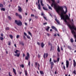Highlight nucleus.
<instances>
[{
  "label": "nucleus",
  "mask_w": 76,
  "mask_h": 76,
  "mask_svg": "<svg viewBox=\"0 0 76 76\" xmlns=\"http://www.w3.org/2000/svg\"><path fill=\"white\" fill-rule=\"evenodd\" d=\"M51 1L53 2L51 4V7H53L54 6V7L57 13H58L60 11H61V18H63V17H64L65 15H66L67 12V9L66 7H65L66 10L65 12L62 6H57V3H55V0H51Z\"/></svg>",
  "instance_id": "obj_1"
},
{
  "label": "nucleus",
  "mask_w": 76,
  "mask_h": 76,
  "mask_svg": "<svg viewBox=\"0 0 76 76\" xmlns=\"http://www.w3.org/2000/svg\"><path fill=\"white\" fill-rule=\"evenodd\" d=\"M69 27L71 29L72 33L73 34L74 37L76 39V27H75L73 26H72L70 24L69 25Z\"/></svg>",
  "instance_id": "obj_2"
},
{
  "label": "nucleus",
  "mask_w": 76,
  "mask_h": 76,
  "mask_svg": "<svg viewBox=\"0 0 76 76\" xmlns=\"http://www.w3.org/2000/svg\"><path fill=\"white\" fill-rule=\"evenodd\" d=\"M27 56H26L25 57V60H28L29 58V57H30V55H29V53L28 52L26 53Z\"/></svg>",
  "instance_id": "obj_3"
},
{
  "label": "nucleus",
  "mask_w": 76,
  "mask_h": 76,
  "mask_svg": "<svg viewBox=\"0 0 76 76\" xmlns=\"http://www.w3.org/2000/svg\"><path fill=\"white\" fill-rule=\"evenodd\" d=\"M35 67H37V65L38 66V67H37V68L38 70H39L40 69H39V67H40V65H39V64H38V62H36L35 63Z\"/></svg>",
  "instance_id": "obj_4"
},
{
  "label": "nucleus",
  "mask_w": 76,
  "mask_h": 76,
  "mask_svg": "<svg viewBox=\"0 0 76 76\" xmlns=\"http://www.w3.org/2000/svg\"><path fill=\"white\" fill-rule=\"evenodd\" d=\"M61 19H63V20H64V22H65V23H66V24L68 25V26H69V25H70V24H69V22H68L66 20H67V19H65V18H64V17L63 18H61Z\"/></svg>",
  "instance_id": "obj_5"
},
{
  "label": "nucleus",
  "mask_w": 76,
  "mask_h": 76,
  "mask_svg": "<svg viewBox=\"0 0 76 76\" xmlns=\"http://www.w3.org/2000/svg\"><path fill=\"white\" fill-rule=\"evenodd\" d=\"M48 56V53H44L43 55V57H44V59H45L46 58H47V57Z\"/></svg>",
  "instance_id": "obj_6"
},
{
  "label": "nucleus",
  "mask_w": 76,
  "mask_h": 76,
  "mask_svg": "<svg viewBox=\"0 0 76 76\" xmlns=\"http://www.w3.org/2000/svg\"><path fill=\"white\" fill-rule=\"evenodd\" d=\"M64 19H67V20H69V19H70L69 17V16L67 15H64Z\"/></svg>",
  "instance_id": "obj_7"
},
{
  "label": "nucleus",
  "mask_w": 76,
  "mask_h": 76,
  "mask_svg": "<svg viewBox=\"0 0 76 76\" xmlns=\"http://www.w3.org/2000/svg\"><path fill=\"white\" fill-rule=\"evenodd\" d=\"M39 1H40V0H38V3L39 4L38 5V8L39 10H41V5L39 4Z\"/></svg>",
  "instance_id": "obj_8"
},
{
  "label": "nucleus",
  "mask_w": 76,
  "mask_h": 76,
  "mask_svg": "<svg viewBox=\"0 0 76 76\" xmlns=\"http://www.w3.org/2000/svg\"><path fill=\"white\" fill-rule=\"evenodd\" d=\"M66 66L67 68L69 67V62L67 60H66Z\"/></svg>",
  "instance_id": "obj_9"
},
{
  "label": "nucleus",
  "mask_w": 76,
  "mask_h": 76,
  "mask_svg": "<svg viewBox=\"0 0 76 76\" xmlns=\"http://www.w3.org/2000/svg\"><path fill=\"white\" fill-rule=\"evenodd\" d=\"M51 28H52V29H54V30H55V31H57H57H58L57 30V28H56V27H55V26H51Z\"/></svg>",
  "instance_id": "obj_10"
},
{
  "label": "nucleus",
  "mask_w": 76,
  "mask_h": 76,
  "mask_svg": "<svg viewBox=\"0 0 76 76\" xmlns=\"http://www.w3.org/2000/svg\"><path fill=\"white\" fill-rule=\"evenodd\" d=\"M73 65L74 67L76 66V61H75V60L74 59L73 60Z\"/></svg>",
  "instance_id": "obj_11"
},
{
  "label": "nucleus",
  "mask_w": 76,
  "mask_h": 76,
  "mask_svg": "<svg viewBox=\"0 0 76 76\" xmlns=\"http://www.w3.org/2000/svg\"><path fill=\"white\" fill-rule=\"evenodd\" d=\"M44 45H45V44H44V43H43V42H42L41 43V47L42 48H44Z\"/></svg>",
  "instance_id": "obj_12"
},
{
  "label": "nucleus",
  "mask_w": 76,
  "mask_h": 76,
  "mask_svg": "<svg viewBox=\"0 0 76 76\" xmlns=\"http://www.w3.org/2000/svg\"><path fill=\"white\" fill-rule=\"evenodd\" d=\"M15 23H16V24H17L18 25H19V22L17 20H15Z\"/></svg>",
  "instance_id": "obj_13"
},
{
  "label": "nucleus",
  "mask_w": 76,
  "mask_h": 76,
  "mask_svg": "<svg viewBox=\"0 0 76 76\" xmlns=\"http://www.w3.org/2000/svg\"><path fill=\"white\" fill-rule=\"evenodd\" d=\"M20 44H21L23 46H24L25 45V44L23 42H20Z\"/></svg>",
  "instance_id": "obj_14"
},
{
  "label": "nucleus",
  "mask_w": 76,
  "mask_h": 76,
  "mask_svg": "<svg viewBox=\"0 0 76 76\" xmlns=\"http://www.w3.org/2000/svg\"><path fill=\"white\" fill-rule=\"evenodd\" d=\"M49 28H50V27L49 26H48L47 28H45V30H46V31H48H48H49Z\"/></svg>",
  "instance_id": "obj_15"
},
{
  "label": "nucleus",
  "mask_w": 76,
  "mask_h": 76,
  "mask_svg": "<svg viewBox=\"0 0 76 76\" xmlns=\"http://www.w3.org/2000/svg\"><path fill=\"white\" fill-rule=\"evenodd\" d=\"M55 20H56V22L58 23V24H60V22H59V21L56 18L55 19Z\"/></svg>",
  "instance_id": "obj_16"
},
{
  "label": "nucleus",
  "mask_w": 76,
  "mask_h": 76,
  "mask_svg": "<svg viewBox=\"0 0 76 76\" xmlns=\"http://www.w3.org/2000/svg\"><path fill=\"white\" fill-rule=\"evenodd\" d=\"M13 71L15 75H16V70L14 68H13Z\"/></svg>",
  "instance_id": "obj_17"
},
{
  "label": "nucleus",
  "mask_w": 76,
  "mask_h": 76,
  "mask_svg": "<svg viewBox=\"0 0 76 76\" xmlns=\"http://www.w3.org/2000/svg\"><path fill=\"white\" fill-rule=\"evenodd\" d=\"M14 56H17V57H19V54L16 53V54H14Z\"/></svg>",
  "instance_id": "obj_18"
},
{
  "label": "nucleus",
  "mask_w": 76,
  "mask_h": 76,
  "mask_svg": "<svg viewBox=\"0 0 76 76\" xmlns=\"http://www.w3.org/2000/svg\"><path fill=\"white\" fill-rule=\"evenodd\" d=\"M40 73L41 75H44V72L42 71H40Z\"/></svg>",
  "instance_id": "obj_19"
},
{
  "label": "nucleus",
  "mask_w": 76,
  "mask_h": 76,
  "mask_svg": "<svg viewBox=\"0 0 76 76\" xmlns=\"http://www.w3.org/2000/svg\"><path fill=\"white\" fill-rule=\"evenodd\" d=\"M23 10L22 9V8L20 7H19V12H22Z\"/></svg>",
  "instance_id": "obj_20"
},
{
  "label": "nucleus",
  "mask_w": 76,
  "mask_h": 76,
  "mask_svg": "<svg viewBox=\"0 0 76 76\" xmlns=\"http://www.w3.org/2000/svg\"><path fill=\"white\" fill-rule=\"evenodd\" d=\"M1 10H2V11H5L6 10V9L4 8H2L0 9Z\"/></svg>",
  "instance_id": "obj_21"
},
{
  "label": "nucleus",
  "mask_w": 76,
  "mask_h": 76,
  "mask_svg": "<svg viewBox=\"0 0 76 76\" xmlns=\"http://www.w3.org/2000/svg\"><path fill=\"white\" fill-rule=\"evenodd\" d=\"M43 8L44 10H47V11H48V9H47V8L43 7Z\"/></svg>",
  "instance_id": "obj_22"
},
{
  "label": "nucleus",
  "mask_w": 76,
  "mask_h": 76,
  "mask_svg": "<svg viewBox=\"0 0 76 76\" xmlns=\"http://www.w3.org/2000/svg\"><path fill=\"white\" fill-rule=\"evenodd\" d=\"M22 25V23L21 22L20 20H19V26H21Z\"/></svg>",
  "instance_id": "obj_23"
},
{
  "label": "nucleus",
  "mask_w": 76,
  "mask_h": 76,
  "mask_svg": "<svg viewBox=\"0 0 76 76\" xmlns=\"http://www.w3.org/2000/svg\"><path fill=\"white\" fill-rule=\"evenodd\" d=\"M24 72L25 73V75L26 76H27V75H28V73H27V71L25 70L24 71Z\"/></svg>",
  "instance_id": "obj_24"
},
{
  "label": "nucleus",
  "mask_w": 76,
  "mask_h": 76,
  "mask_svg": "<svg viewBox=\"0 0 76 76\" xmlns=\"http://www.w3.org/2000/svg\"><path fill=\"white\" fill-rule=\"evenodd\" d=\"M70 42H74V40H73V38H71L70 39Z\"/></svg>",
  "instance_id": "obj_25"
},
{
  "label": "nucleus",
  "mask_w": 76,
  "mask_h": 76,
  "mask_svg": "<svg viewBox=\"0 0 76 76\" xmlns=\"http://www.w3.org/2000/svg\"><path fill=\"white\" fill-rule=\"evenodd\" d=\"M19 51L18 50H16L15 51H14V53L16 54H18V53L19 52Z\"/></svg>",
  "instance_id": "obj_26"
},
{
  "label": "nucleus",
  "mask_w": 76,
  "mask_h": 76,
  "mask_svg": "<svg viewBox=\"0 0 76 76\" xmlns=\"http://www.w3.org/2000/svg\"><path fill=\"white\" fill-rule=\"evenodd\" d=\"M57 50L58 52H60V48H59V46H58Z\"/></svg>",
  "instance_id": "obj_27"
},
{
  "label": "nucleus",
  "mask_w": 76,
  "mask_h": 76,
  "mask_svg": "<svg viewBox=\"0 0 76 76\" xmlns=\"http://www.w3.org/2000/svg\"><path fill=\"white\" fill-rule=\"evenodd\" d=\"M28 34L29 35H30V36H31V37H32V34H31V32H30V31H28Z\"/></svg>",
  "instance_id": "obj_28"
},
{
  "label": "nucleus",
  "mask_w": 76,
  "mask_h": 76,
  "mask_svg": "<svg viewBox=\"0 0 76 76\" xmlns=\"http://www.w3.org/2000/svg\"><path fill=\"white\" fill-rule=\"evenodd\" d=\"M3 7V4H0V7Z\"/></svg>",
  "instance_id": "obj_29"
},
{
  "label": "nucleus",
  "mask_w": 76,
  "mask_h": 76,
  "mask_svg": "<svg viewBox=\"0 0 76 76\" xmlns=\"http://www.w3.org/2000/svg\"><path fill=\"white\" fill-rule=\"evenodd\" d=\"M48 6L49 9H50V10H52V8H51V7H50V6H49L48 5Z\"/></svg>",
  "instance_id": "obj_30"
},
{
  "label": "nucleus",
  "mask_w": 76,
  "mask_h": 76,
  "mask_svg": "<svg viewBox=\"0 0 76 76\" xmlns=\"http://www.w3.org/2000/svg\"><path fill=\"white\" fill-rule=\"evenodd\" d=\"M20 67H21L22 68H24V65H23V64H22L21 65H20Z\"/></svg>",
  "instance_id": "obj_31"
},
{
  "label": "nucleus",
  "mask_w": 76,
  "mask_h": 76,
  "mask_svg": "<svg viewBox=\"0 0 76 76\" xmlns=\"http://www.w3.org/2000/svg\"><path fill=\"white\" fill-rule=\"evenodd\" d=\"M52 50H53V45H51L50 51H51Z\"/></svg>",
  "instance_id": "obj_32"
},
{
  "label": "nucleus",
  "mask_w": 76,
  "mask_h": 76,
  "mask_svg": "<svg viewBox=\"0 0 76 76\" xmlns=\"http://www.w3.org/2000/svg\"><path fill=\"white\" fill-rule=\"evenodd\" d=\"M51 66H54V63H53V62H51Z\"/></svg>",
  "instance_id": "obj_33"
},
{
  "label": "nucleus",
  "mask_w": 76,
  "mask_h": 76,
  "mask_svg": "<svg viewBox=\"0 0 76 76\" xmlns=\"http://www.w3.org/2000/svg\"><path fill=\"white\" fill-rule=\"evenodd\" d=\"M19 19H22V17L21 15H19Z\"/></svg>",
  "instance_id": "obj_34"
},
{
  "label": "nucleus",
  "mask_w": 76,
  "mask_h": 76,
  "mask_svg": "<svg viewBox=\"0 0 76 76\" xmlns=\"http://www.w3.org/2000/svg\"><path fill=\"white\" fill-rule=\"evenodd\" d=\"M26 37L27 38H28V39H31V37H30V36H29L27 35Z\"/></svg>",
  "instance_id": "obj_35"
},
{
  "label": "nucleus",
  "mask_w": 76,
  "mask_h": 76,
  "mask_svg": "<svg viewBox=\"0 0 76 76\" xmlns=\"http://www.w3.org/2000/svg\"><path fill=\"white\" fill-rule=\"evenodd\" d=\"M10 28H9V27H7L6 28V30H7V31H9V30Z\"/></svg>",
  "instance_id": "obj_36"
},
{
  "label": "nucleus",
  "mask_w": 76,
  "mask_h": 76,
  "mask_svg": "<svg viewBox=\"0 0 76 76\" xmlns=\"http://www.w3.org/2000/svg\"><path fill=\"white\" fill-rule=\"evenodd\" d=\"M9 37H10L11 39H12V38H13V36H12V35H9Z\"/></svg>",
  "instance_id": "obj_37"
},
{
  "label": "nucleus",
  "mask_w": 76,
  "mask_h": 76,
  "mask_svg": "<svg viewBox=\"0 0 76 76\" xmlns=\"http://www.w3.org/2000/svg\"><path fill=\"white\" fill-rule=\"evenodd\" d=\"M31 64V61H29L28 63V65L29 66V67L30 66V64Z\"/></svg>",
  "instance_id": "obj_38"
},
{
  "label": "nucleus",
  "mask_w": 76,
  "mask_h": 76,
  "mask_svg": "<svg viewBox=\"0 0 76 76\" xmlns=\"http://www.w3.org/2000/svg\"><path fill=\"white\" fill-rule=\"evenodd\" d=\"M4 39V38L3 37H0V40H3V39Z\"/></svg>",
  "instance_id": "obj_39"
},
{
  "label": "nucleus",
  "mask_w": 76,
  "mask_h": 76,
  "mask_svg": "<svg viewBox=\"0 0 76 76\" xmlns=\"http://www.w3.org/2000/svg\"><path fill=\"white\" fill-rule=\"evenodd\" d=\"M73 73L75 74V75H76V70H74L73 71Z\"/></svg>",
  "instance_id": "obj_40"
},
{
  "label": "nucleus",
  "mask_w": 76,
  "mask_h": 76,
  "mask_svg": "<svg viewBox=\"0 0 76 76\" xmlns=\"http://www.w3.org/2000/svg\"><path fill=\"white\" fill-rule=\"evenodd\" d=\"M68 48L70 50H71V46H68Z\"/></svg>",
  "instance_id": "obj_41"
},
{
  "label": "nucleus",
  "mask_w": 76,
  "mask_h": 76,
  "mask_svg": "<svg viewBox=\"0 0 76 76\" xmlns=\"http://www.w3.org/2000/svg\"><path fill=\"white\" fill-rule=\"evenodd\" d=\"M43 18H44L45 19V20H47V17L44 16H43Z\"/></svg>",
  "instance_id": "obj_42"
},
{
  "label": "nucleus",
  "mask_w": 76,
  "mask_h": 76,
  "mask_svg": "<svg viewBox=\"0 0 76 76\" xmlns=\"http://www.w3.org/2000/svg\"><path fill=\"white\" fill-rule=\"evenodd\" d=\"M23 38L25 40H26V37H25V36H23Z\"/></svg>",
  "instance_id": "obj_43"
},
{
  "label": "nucleus",
  "mask_w": 76,
  "mask_h": 76,
  "mask_svg": "<svg viewBox=\"0 0 76 76\" xmlns=\"http://www.w3.org/2000/svg\"><path fill=\"white\" fill-rule=\"evenodd\" d=\"M60 60V58H57V61L58 62Z\"/></svg>",
  "instance_id": "obj_44"
},
{
  "label": "nucleus",
  "mask_w": 76,
  "mask_h": 76,
  "mask_svg": "<svg viewBox=\"0 0 76 76\" xmlns=\"http://www.w3.org/2000/svg\"><path fill=\"white\" fill-rule=\"evenodd\" d=\"M11 44V42L10 41H9L8 42V45H10Z\"/></svg>",
  "instance_id": "obj_45"
},
{
  "label": "nucleus",
  "mask_w": 76,
  "mask_h": 76,
  "mask_svg": "<svg viewBox=\"0 0 76 76\" xmlns=\"http://www.w3.org/2000/svg\"><path fill=\"white\" fill-rule=\"evenodd\" d=\"M35 18H36V19H38V16L35 15Z\"/></svg>",
  "instance_id": "obj_46"
},
{
  "label": "nucleus",
  "mask_w": 76,
  "mask_h": 76,
  "mask_svg": "<svg viewBox=\"0 0 76 76\" xmlns=\"http://www.w3.org/2000/svg\"><path fill=\"white\" fill-rule=\"evenodd\" d=\"M24 35H25V36H26V37L27 36V34H26V33L25 32H24Z\"/></svg>",
  "instance_id": "obj_47"
},
{
  "label": "nucleus",
  "mask_w": 76,
  "mask_h": 76,
  "mask_svg": "<svg viewBox=\"0 0 76 76\" xmlns=\"http://www.w3.org/2000/svg\"><path fill=\"white\" fill-rule=\"evenodd\" d=\"M42 6H44V4L42 3V2H40Z\"/></svg>",
  "instance_id": "obj_48"
},
{
  "label": "nucleus",
  "mask_w": 76,
  "mask_h": 76,
  "mask_svg": "<svg viewBox=\"0 0 76 76\" xmlns=\"http://www.w3.org/2000/svg\"><path fill=\"white\" fill-rule=\"evenodd\" d=\"M31 17H34V16H35V15H33V14H31Z\"/></svg>",
  "instance_id": "obj_49"
},
{
  "label": "nucleus",
  "mask_w": 76,
  "mask_h": 76,
  "mask_svg": "<svg viewBox=\"0 0 76 76\" xmlns=\"http://www.w3.org/2000/svg\"><path fill=\"white\" fill-rule=\"evenodd\" d=\"M53 61H54V63H56V62H57V60H54Z\"/></svg>",
  "instance_id": "obj_50"
},
{
  "label": "nucleus",
  "mask_w": 76,
  "mask_h": 76,
  "mask_svg": "<svg viewBox=\"0 0 76 76\" xmlns=\"http://www.w3.org/2000/svg\"><path fill=\"white\" fill-rule=\"evenodd\" d=\"M8 18L10 20H11V17L10 16H8Z\"/></svg>",
  "instance_id": "obj_51"
},
{
  "label": "nucleus",
  "mask_w": 76,
  "mask_h": 76,
  "mask_svg": "<svg viewBox=\"0 0 76 76\" xmlns=\"http://www.w3.org/2000/svg\"><path fill=\"white\" fill-rule=\"evenodd\" d=\"M9 75V76H12V75H10V72H9L8 73Z\"/></svg>",
  "instance_id": "obj_52"
},
{
  "label": "nucleus",
  "mask_w": 76,
  "mask_h": 76,
  "mask_svg": "<svg viewBox=\"0 0 76 76\" xmlns=\"http://www.w3.org/2000/svg\"><path fill=\"white\" fill-rule=\"evenodd\" d=\"M47 22H45V23H43L44 25H47Z\"/></svg>",
  "instance_id": "obj_53"
},
{
  "label": "nucleus",
  "mask_w": 76,
  "mask_h": 76,
  "mask_svg": "<svg viewBox=\"0 0 76 76\" xmlns=\"http://www.w3.org/2000/svg\"><path fill=\"white\" fill-rule=\"evenodd\" d=\"M15 15L16 16H18V13L17 12H16L15 13Z\"/></svg>",
  "instance_id": "obj_54"
},
{
  "label": "nucleus",
  "mask_w": 76,
  "mask_h": 76,
  "mask_svg": "<svg viewBox=\"0 0 76 76\" xmlns=\"http://www.w3.org/2000/svg\"><path fill=\"white\" fill-rule=\"evenodd\" d=\"M41 16H43V15L44 16V14L43 13V12H42V13H41Z\"/></svg>",
  "instance_id": "obj_55"
},
{
  "label": "nucleus",
  "mask_w": 76,
  "mask_h": 76,
  "mask_svg": "<svg viewBox=\"0 0 76 76\" xmlns=\"http://www.w3.org/2000/svg\"><path fill=\"white\" fill-rule=\"evenodd\" d=\"M48 45H51V43H50V42H48Z\"/></svg>",
  "instance_id": "obj_56"
},
{
  "label": "nucleus",
  "mask_w": 76,
  "mask_h": 76,
  "mask_svg": "<svg viewBox=\"0 0 76 76\" xmlns=\"http://www.w3.org/2000/svg\"><path fill=\"white\" fill-rule=\"evenodd\" d=\"M37 44H38V45H40V43L39 42H37Z\"/></svg>",
  "instance_id": "obj_57"
},
{
  "label": "nucleus",
  "mask_w": 76,
  "mask_h": 76,
  "mask_svg": "<svg viewBox=\"0 0 76 76\" xmlns=\"http://www.w3.org/2000/svg\"><path fill=\"white\" fill-rule=\"evenodd\" d=\"M31 20H32V18H29V22H30V21H31Z\"/></svg>",
  "instance_id": "obj_58"
},
{
  "label": "nucleus",
  "mask_w": 76,
  "mask_h": 76,
  "mask_svg": "<svg viewBox=\"0 0 76 76\" xmlns=\"http://www.w3.org/2000/svg\"><path fill=\"white\" fill-rule=\"evenodd\" d=\"M64 70H66V68H65V66H64Z\"/></svg>",
  "instance_id": "obj_59"
},
{
  "label": "nucleus",
  "mask_w": 76,
  "mask_h": 76,
  "mask_svg": "<svg viewBox=\"0 0 76 76\" xmlns=\"http://www.w3.org/2000/svg\"><path fill=\"white\" fill-rule=\"evenodd\" d=\"M38 58H39V57H40V56H41V55L38 54Z\"/></svg>",
  "instance_id": "obj_60"
},
{
  "label": "nucleus",
  "mask_w": 76,
  "mask_h": 76,
  "mask_svg": "<svg viewBox=\"0 0 76 76\" xmlns=\"http://www.w3.org/2000/svg\"><path fill=\"white\" fill-rule=\"evenodd\" d=\"M51 61H52V59H51V58H50V61H49L50 63H51Z\"/></svg>",
  "instance_id": "obj_61"
},
{
  "label": "nucleus",
  "mask_w": 76,
  "mask_h": 76,
  "mask_svg": "<svg viewBox=\"0 0 76 76\" xmlns=\"http://www.w3.org/2000/svg\"><path fill=\"white\" fill-rule=\"evenodd\" d=\"M47 35H48V37H49V36H50V34L49 33H47Z\"/></svg>",
  "instance_id": "obj_62"
},
{
  "label": "nucleus",
  "mask_w": 76,
  "mask_h": 76,
  "mask_svg": "<svg viewBox=\"0 0 76 76\" xmlns=\"http://www.w3.org/2000/svg\"><path fill=\"white\" fill-rule=\"evenodd\" d=\"M25 25L26 26H27L28 25V23H25Z\"/></svg>",
  "instance_id": "obj_63"
},
{
  "label": "nucleus",
  "mask_w": 76,
  "mask_h": 76,
  "mask_svg": "<svg viewBox=\"0 0 76 76\" xmlns=\"http://www.w3.org/2000/svg\"><path fill=\"white\" fill-rule=\"evenodd\" d=\"M23 57H25V53H23Z\"/></svg>",
  "instance_id": "obj_64"
}]
</instances>
